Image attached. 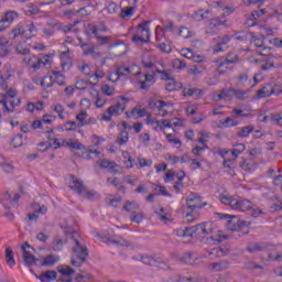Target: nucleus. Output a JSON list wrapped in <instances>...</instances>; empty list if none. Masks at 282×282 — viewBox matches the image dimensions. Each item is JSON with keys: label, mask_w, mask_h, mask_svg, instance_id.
Returning <instances> with one entry per match:
<instances>
[{"label": "nucleus", "mask_w": 282, "mask_h": 282, "mask_svg": "<svg viewBox=\"0 0 282 282\" xmlns=\"http://www.w3.org/2000/svg\"><path fill=\"white\" fill-rule=\"evenodd\" d=\"M65 232L66 235H70V239L74 241L70 263L75 268H80V265H83V263H85L89 257V249H87V246L80 242V234H78V231L67 229Z\"/></svg>", "instance_id": "nucleus-1"}, {"label": "nucleus", "mask_w": 282, "mask_h": 282, "mask_svg": "<svg viewBox=\"0 0 282 282\" xmlns=\"http://www.w3.org/2000/svg\"><path fill=\"white\" fill-rule=\"evenodd\" d=\"M187 212L185 213V219L187 221H195L199 217V210L208 205V203L202 204V196L196 193H191L186 198Z\"/></svg>", "instance_id": "nucleus-2"}, {"label": "nucleus", "mask_w": 282, "mask_h": 282, "mask_svg": "<svg viewBox=\"0 0 282 282\" xmlns=\"http://www.w3.org/2000/svg\"><path fill=\"white\" fill-rule=\"evenodd\" d=\"M17 96V90L10 88L7 90V95L0 97V105H2L3 110L2 113L6 116V113H14V109L21 105V99H9L14 98Z\"/></svg>", "instance_id": "nucleus-3"}, {"label": "nucleus", "mask_w": 282, "mask_h": 282, "mask_svg": "<svg viewBox=\"0 0 282 282\" xmlns=\"http://www.w3.org/2000/svg\"><path fill=\"white\" fill-rule=\"evenodd\" d=\"M120 113H124V106L122 104H117L115 106H110L102 115L101 120L106 122H111L112 116H120Z\"/></svg>", "instance_id": "nucleus-4"}, {"label": "nucleus", "mask_w": 282, "mask_h": 282, "mask_svg": "<svg viewBox=\"0 0 282 282\" xmlns=\"http://www.w3.org/2000/svg\"><path fill=\"white\" fill-rule=\"evenodd\" d=\"M219 25H224V28H228V21L221 20V18H214L209 20L208 26L206 29V34L209 36H215L217 34V28Z\"/></svg>", "instance_id": "nucleus-5"}, {"label": "nucleus", "mask_w": 282, "mask_h": 282, "mask_svg": "<svg viewBox=\"0 0 282 282\" xmlns=\"http://www.w3.org/2000/svg\"><path fill=\"white\" fill-rule=\"evenodd\" d=\"M137 66H119L117 68V72L115 73L116 79L108 78V80H111V83H117V80H120V76H140L141 72L133 73V69H135Z\"/></svg>", "instance_id": "nucleus-6"}, {"label": "nucleus", "mask_w": 282, "mask_h": 282, "mask_svg": "<svg viewBox=\"0 0 282 282\" xmlns=\"http://www.w3.org/2000/svg\"><path fill=\"white\" fill-rule=\"evenodd\" d=\"M248 226V223L243 220H239L237 216H231L230 219L227 221V230L231 232H239V230H243Z\"/></svg>", "instance_id": "nucleus-7"}, {"label": "nucleus", "mask_w": 282, "mask_h": 282, "mask_svg": "<svg viewBox=\"0 0 282 282\" xmlns=\"http://www.w3.org/2000/svg\"><path fill=\"white\" fill-rule=\"evenodd\" d=\"M69 188L72 191H74L75 193H77V195H83V193H85V189L87 187H85V184L83 183V181L78 177H76L75 175H70L69 176Z\"/></svg>", "instance_id": "nucleus-8"}, {"label": "nucleus", "mask_w": 282, "mask_h": 282, "mask_svg": "<svg viewBox=\"0 0 282 282\" xmlns=\"http://www.w3.org/2000/svg\"><path fill=\"white\" fill-rule=\"evenodd\" d=\"M19 17V13L15 11H8L0 19V32H3L7 28H10V23L14 21Z\"/></svg>", "instance_id": "nucleus-9"}, {"label": "nucleus", "mask_w": 282, "mask_h": 282, "mask_svg": "<svg viewBox=\"0 0 282 282\" xmlns=\"http://www.w3.org/2000/svg\"><path fill=\"white\" fill-rule=\"evenodd\" d=\"M144 78L145 80L140 82V89L149 91V89L155 85V70L145 73Z\"/></svg>", "instance_id": "nucleus-10"}, {"label": "nucleus", "mask_w": 282, "mask_h": 282, "mask_svg": "<svg viewBox=\"0 0 282 282\" xmlns=\"http://www.w3.org/2000/svg\"><path fill=\"white\" fill-rule=\"evenodd\" d=\"M194 230L196 231V235H212L213 230H215V227L213 226V223H202L196 226H194Z\"/></svg>", "instance_id": "nucleus-11"}, {"label": "nucleus", "mask_w": 282, "mask_h": 282, "mask_svg": "<svg viewBox=\"0 0 282 282\" xmlns=\"http://www.w3.org/2000/svg\"><path fill=\"white\" fill-rule=\"evenodd\" d=\"M267 12V9L252 11L251 14L249 15V19L247 20L248 28H254V25H257L256 21H259V19H261V17H263V14H265Z\"/></svg>", "instance_id": "nucleus-12"}, {"label": "nucleus", "mask_w": 282, "mask_h": 282, "mask_svg": "<svg viewBox=\"0 0 282 282\" xmlns=\"http://www.w3.org/2000/svg\"><path fill=\"white\" fill-rule=\"evenodd\" d=\"M236 207L234 210H241V213H246V210H252L254 208V205L252 204L251 200H248L246 198H236Z\"/></svg>", "instance_id": "nucleus-13"}, {"label": "nucleus", "mask_w": 282, "mask_h": 282, "mask_svg": "<svg viewBox=\"0 0 282 282\" xmlns=\"http://www.w3.org/2000/svg\"><path fill=\"white\" fill-rule=\"evenodd\" d=\"M237 61H239V55L228 54L226 58L217 59L216 64L218 65V70H221L226 65H232V63H237Z\"/></svg>", "instance_id": "nucleus-14"}, {"label": "nucleus", "mask_w": 282, "mask_h": 282, "mask_svg": "<svg viewBox=\"0 0 282 282\" xmlns=\"http://www.w3.org/2000/svg\"><path fill=\"white\" fill-rule=\"evenodd\" d=\"M57 271L62 276H68L67 279H58L57 282H73L72 274H74V269L67 265H58Z\"/></svg>", "instance_id": "nucleus-15"}, {"label": "nucleus", "mask_w": 282, "mask_h": 282, "mask_svg": "<svg viewBox=\"0 0 282 282\" xmlns=\"http://www.w3.org/2000/svg\"><path fill=\"white\" fill-rule=\"evenodd\" d=\"M272 94H278L272 84H267L261 89L257 90L258 98H269Z\"/></svg>", "instance_id": "nucleus-16"}, {"label": "nucleus", "mask_w": 282, "mask_h": 282, "mask_svg": "<svg viewBox=\"0 0 282 282\" xmlns=\"http://www.w3.org/2000/svg\"><path fill=\"white\" fill-rule=\"evenodd\" d=\"M151 21H143L137 25V30H141V36L145 39V43L151 41V29H149Z\"/></svg>", "instance_id": "nucleus-17"}, {"label": "nucleus", "mask_w": 282, "mask_h": 282, "mask_svg": "<svg viewBox=\"0 0 282 282\" xmlns=\"http://www.w3.org/2000/svg\"><path fill=\"white\" fill-rule=\"evenodd\" d=\"M268 247L267 242H249L247 245V252H264V250H268Z\"/></svg>", "instance_id": "nucleus-18"}, {"label": "nucleus", "mask_w": 282, "mask_h": 282, "mask_svg": "<svg viewBox=\"0 0 282 282\" xmlns=\"http://www.w3.org/2000/svg\"><path fill=\"white\" fill-rule=\"evenodd\" d=\"M84 199H89L90 202H96V199H100V194L94 189H86L83 192Z\"/></svg>", "instance_id": "nucleus-19"}, {"label": "nucleus", "mask_w": 282, "mask_h": 282, "mask_svg": "<svg viewBox=\"0 0 282 282\" xmlns=\"http://www.w3.org/2000/svg\"><path fill=\"white\" fill-rule=\"evenodd\" d=\"M22 257L25 265H34V263L39 264V259H36L30 251H24Z\"/></svg>", "instance_id": "nucleus-20"}, {"label": "nucleus", "mask_w": 282, "mask_h": 282, "mask_svg": "<svg viewBox=\"0 0 282 282\" xmlns=\"http://www.w3.org/2000/svg\"><path fill=\"white\" fill-rule=\"evenodd\" d=\"M208 14H210V10H198L196 11L193 15L192 19H194V21H205V19H208Z\"/></svg>", "instance_id": "nucleus-21"}, {"label": "nucleus", "mask_w": 282, "mask_h": 282, "mask_svg": "<svg viewBox=\"0 0 282 282\" xmlns=\"http://www.w3.org/2000/svg\"><path fill=\"white\" fill-rule=\"evenodd\" d=\"M6 261L10 265V268L17 265V261L14 260V251L12 248L8 247L4 252Z\"/></svg>", "instance_id": "nucleus-22"}, {"label": "nucleus", "mask_w": 282, "mask_h": 282, "mask_svg": "<svg viewBox=\"0 0 282 282\" xmlns=\"http://www.w3.org/2000/svg\"><path fill=\"white\" fill-rule=\"evenodd\" d=\"M56 276H57L56 271H46L40 275V281L42 282L56 281Z\"/></svg>", "instance_id": "nucleus-23"}, {"label": "nucleus", "mask_w": 282, "mask_h": 282, "mask_svg": "<svg viewBox=\"0 0 282 282\" xmlns=\"http://www.w3.org/2000/svg\"><path fill=\"white\" fill-rule=\"evenodd\" d=\"M254 131V126H246L237 131L238 138H248Z\"/></svg>", "instance_id": "nucleus-24"}, {"label": "nucleus", "mask_w": 282, "mask_h": 282, "mask_svg": "<svg viewBox=\"0 0 282 282\" xmlns=\"http://www.w3.org/2000/svg\"><path fill=\"white\" fill-rule=\"evenodd\" d=\"M59 259L58 256L50 254L40 262V265H54V263H58Z\"/></svg>", "instance_id": "nucleus-25"}, {"label": "nucleus", "mask_w": 282, "mask_h": 282, "mask_svg": "<svg viewBox=\"0 0 282 282\" xmlns=\"http://www.w3.org/2000/svg\"><path fill=\"white\" fill-rule=\"evenodd\" d=\"M117 144H119L120 147L127 144L129 142V132H127L126 130L121 131L117 139H116Z\"/></svg>", "instance_id": "nucleus-26"}, {"label": "nucleus", "mask_w": 282, "mask_h": 282, "mask_svg": "<svg viewBox=\"0 0 282 282\" xmlns=\"http://www.w3.org/2000/svg\"><path fill=\"white\" fill-rule=\"evenodd\" d=\"M221 204H225V206H230L235 210L237 198L229 197V196H220Z\"/></svg>", "instance_id": "nucleus-27"}, {"label": "nucleus", "mask_w": 282, "mask_h": 282, "mask_svg": "<svg viewBox=\"0 0 282 282\" xmlns=\"http://www.w3.org/2000/svg\"><path fill=\"white\" fill-rule=\"evenodd\" d=\"M82 50L85 56H89V54H93L94 56H100V53H96L95 47L89 46L87 43H82Z\"/></svg>", "instance_id": "nucleus-28"}, {"label": "nucleus", "mask_w": 282, "mask_h": 282, "mask_svg": "<svg viewBox=\"0 0 282 282\" xmlns=\"http://www.w3.org/2000/svg\"><path fill=\"white\" fill-rule=\"evenodd\" d=\"M0 52L2 54H10V42L6 37H0Z\"/></svg>", "instance_id": "nucleus-29"}, {"label": "nucleus", "mask_w": 282, "mask_h": 282, "mask_svg": "<svg viewBox=\"0 0 282 282\" xmlns=\"http://www.w3.org/2000/svg\"><path fill=\"white\" fill-rule=\"evenodd\" d=\"M166 107H169V102L164 100H158L156 109L160 111V116H166L169 113V110H166Z\"/></svg>", "instance_id": "nucleus-30"}, {"label": "nucleus", "mask_w": 282, "mask_h": 282, "mask_svg": "<svg viewBox=\"0 0 282 282\" xmlns=\"http://www.w3.org/2000/svg\"><path fill=\"white\" fill-rule=\"evenodd\" d=\"M110 242L116 243V246H121L122 248H129V247L133 246V243H131L129 240L120 238V237L117 239L110 240Z\"/></svg>", "instance_id": "nucleus-31"}, {"label": "nucleus", "mask_w": 282, "mask_h": 282, "mask_svg": "<svg viewBox=\"0 0 282 282\" xmlns=\"http://www.w3.org/2000/svg\"><path fill=\"white\" fill-rule=\"evenodd\" d=\"M139 208L140 205L133 202H126V204L123 205V210H126L127 213H135V210H138Z\"/></svg>", "instance_id": "nucleus-32"}, {"label": "nucleus", "mask_w": 282, "mask_h": 282, "mask_svg": "<svg viewBox=\"0 0 282 282\" xmlns=\"http://www.w3.org/2000/svg\"><path fill=\"white\" fill-rule=\"evenodd\" d=\"M246 151V144L243 143H237L236 149L231 150L230 153L234 158H239L242 152Z\"/></svg>", "instance_id": "nucleus-33"}, {"label": "nucleus", "mask_w": 282, "mask_h": 282, "mask_svg": "<svg viewBox=\"0 0 282 282\" xmlns=\"http://www.w3.org/2000/svg\"><path fill=\"white\" fill-rule=\"evenodd\" d=\"M135 9L133 7H126L121 9V19H131Z\"/></svg>", "instance_id": "nucleus-34"}, {"label": "nucleus", "mask_w": 282, "mask_h": 282, "mask_svg": "<svg viewBox=\"0 0 282 282\" xmlns=\"http://www.w3.org/2000/svg\"><path fill=\"white\" fill-rule=\"evenodd\" d=\"M213 270L221 272V270H228V261L215 262L212 264Z\"/></svg>", "instance_id": "nucleus-35"}, {"label": "nucleus", "mask_w": 282, "mask_h": 282, "mask_svg": "<svg viewBox=\"0 0 282 282\" xmlns=\"http://www.w3.org/2000/svg\"><path fill=\"white\" fill-rule=\"evenodd\" d=\"M116 56H122L127 54V45L124 43L113 44Z\"/></svg>", "instance_id": "nucleus-36"}, {"label": "nucleus", "mask_w": 282, "mask_h": 282, "mask_svg": "<svg viewBox=\"0 0 282 282\" xmlns=\"http://www.w3.org/2000/svg\"><path fill=\"white\" fill-rule=\"evenodd\" d=\"M122 158H124L126 160V169H133V162H135V160H133V156L129 155V152H122Z\"/></svg>", "instance_id": "nucleus-37"}, {"label": "nucleus", "mask_w": 282, "mask_h": 282, "mask_svg": "<svg viewBox=\"0 0 282 282\" xmlns=\"http://www.w3.org/2000/svg\"><path fill=\"white\" fill-rule=\"evenodd\" d=\"M11 147L13 149H19V147H23V134H18L11 141Z\"/></svg>", "instance_id": "nucleus-38"}, {"label": "nucleus", "mask_w": 282, "mask_h": 282, "mask_svg": "<svg viewBox=\"0 0 282 282\" xmlns=\"http://www.w3.org/2000/svg\"><path fill=\"white\" fill-rule=\"evenodd\" d=\"M100 169H118V164L116 162H110L107 159L101 160Z\"/></svg>", "instance_id": "nucleus-39"}, {"label": "nucleus", "mask_w": 282, "mask_h": 282, "mask_svg": "<svg viewBox=\"0 0 282 282\" xmlns=\"http://www.w3.org/2000/svg\"><path fill=\"white\" fill-rule=\"evenodd\" d=\"M65 241L63 239H54L53 240V250L54 252H61L63 250Z\"/></svg>", "instance_id": "nucleus-40"}, {"label": "nucleus", "mask_w": 282, "mask_h": 282, "mask_svg": "<svg viewBox=\"0 0 282 282\" xmlns=\"http://www.w3.org/2000/svg\"><path fill=\"white\" fill-rule=\"evenodd\" d=\"M213 256L217 258L226 257V250L221 248H214L212 249V252H209V257H213Z\"/></svg>", "instance_id": "nucleus-41"}, {"label": "nucleus", "mask_w": 282, "mask_h": 282, "mask_svg": "<svg viewBox=\"0 0 282 282\" xmlns=\"http://www.w3.org/2000/svg\"><path fill=\"white\" fill-rule=\"evenodd\" d=\"M39 12H41V9H39V7L31 3L28 6V10L25 11V14H28V17H32L34 14H39Z\"/></svg>", "instance_id": "nucleus-42"}, {"label": "nucleus", "mask_w": 282, "mask_h": 282, "mask_svg": "<svg viewBox=\"0 0 282 282\" xmlns=\"http://www.w3.org/2000/svg\"><path fill=\"white\" fill-rule=\"evenodd\" d=\"M101 94H104L105 96H113V94H116V88L109 85H104L101 87Z\"/></svg>", "instance_id": "nucleus-43"}, {"label": "nucleus", "mask_w": 282, "mask_h": 282, "mask_svg": "<svg viewBox=\"0 0 282 282\" xmlns=\"http://www.w3.org/2000/svg\"><path fill=\"white\" fill-rule=\"evenodd\" d=\"M86 34H93L96 37L98 35V29H97L96 24L88 23L86 25Z\"/></svg>", "instance_id": "nucleus-44"}, {"label": "nucleus", "mask_w": 282, "mask_h": 282, "mask_svg": "<svg viewBox=\"0 0 282 282\" xmlns=\"http://www.w3.org/2000/svg\"><path fill=\"white\" fill-rule=\"evenodd\" d=\"M91 279H94L91 273H84V274H78L76 276L75 281L76 282H87V281H91Z\"/></svg>", "instance_id": "nucleus-45"}, {"label": "nucleus", "mask_w": 282, "mask_h": 282, "mask_svg": "<svg viewBox=\"0 0 282 282\" xmlns=\"http://www.w3.org/2000/svg\"><path fill=\"white\" fill-rule=\"evenodd\" d=\"M240 169L243 171H252V160L243 159V161L240 163Z\"/></svg>", "instance_id": "nucleus-46"}, {"label": "nucleus", "mask_w": 282, "mask_h": 282, "mask_svg": "<svg viewBox=\"0 0 282 282\" xmlns=\"http://www.w3.org/2000/svg\"><path fill=\"white\" fill-rule=\"evenodd\" d=\"M98 45H109V42L111 41V36H101L97 35L95 36Z\"/></svg>", "instance_id": "nucleus-47"}, {"label": "nucleus", "mask_w": 282, "mask_h": 282, "mask_svg": "<svg viewBox=\"0 0 282 282\" xmlns=\"http://www.w3.org/2000/svg\"><path fill=\"white\" fill-rule=\"evenodd\" d=\"M155 214L159 216V219L161 221H164V224L169 221V216L166 215V213H164V207H161L159 210H155Z\"/></svg>", "instance_id": "nucleus-48"}, {"label": "nucleus", "mask_w": 282, "mask_h": 282, "mask_svg": "<svg viewBox=\"0 0 282 282\" xmlns=\"http://www.w3.org/2000/svg\"><path fill=\"white\" fill-rule=\"evenodd\" d=\"M96 101L95 105L98 109H102V107H105V105H107V99L100 97V95L98 93H96Z\"/></svg>", "instance_id": "nucleus-49"}, {"label": "nucleus", "mask_w": 282, "mask_h": 282, "mask_svg": "<svg viewBox=\"0 0 282 282\" xmlns=\"http://www.w3.org/2000/svg\"><path fill=\"white\" fill-rule=\"evenodd\" d=\"M181 263H191L193 261V253L192 252H185L180 258Z\"/></svg>", "instance_id": "nucleus-50"}, {"label": "nucleus", "mask_w": 282, "mask_h": 282, "mask_svg": "<svg viewBox=\"0 0 282 282\" xmlns=\"http://www.w3.org/2000/svg\"><path fill=\"white\" fill-rule=\"evenodd\" d=\"M17 54H21V56H28L30 54V47H23L21 44H19L15 47Z\"/></svg>", "instance_id": "nucleus-51"}, {"label": "nucleus", "mask_w": 282, "mask_h": 282, "mask_svg": "<svg viewBox=\"0 0 282 282\" xmlns=\"http://www.w3.org/2000/svg\"><path fill=\"white\" fill-rule=\"evenodd\" d=\"M172 65L175 69L186 68V63L184 61L180 59V58L174 59Z\"/></svg>", "instance_id": "nucleus-52"}, {"label": "nucleus", "mask_w": 282, "mask_h": 282, "mask_svg": "<svg viewBox=\"0 0 282 282\" xmlns=\"http://www.w3.org/2000/svg\"><path fill=\"white\" fill-rule=\"evenodd\" d=\"M217 39H218V43H217L218 45H228L232 36L224 35V36H218Z\"/></svg>", "instance_id": "nucleus-53"}, {"label": "nucleus", "mask_w": 282, "mask_h": 282, "mask_svg": "<svg viewBox=\"0 0 282 282\" xmlns=\"http://www.w3.org/2000/svg\"><path fill=\"white\" fill-rule=\"evenodd\" d=\"M76 120L79 122L77 123V127H85V123H83L84 120H87V111L80 112L76 116Z\"/></svg>", "instance_id": "nucleus-54"}, {"label": "nucleus", "mask_w": 282, "mask_h": 282, "mask_svg": "<svg viewBox=\"0 0 282 282\" xmlns=\"http://www.w3.org/2000/svg\"><path fill=\"white\" fill-rule=\"evenodd\" d=\"M221 124H223L224 127H237V124H239V122H237V121H235V119L228 117V118H226V119L221 122Z\"/></svg>", "instance_id": "nucleus-55"}, {"label": "nucleus", "mask_w": 282, "mask_h": 282, "mask_svg": "<svg viewBox=\"0 0 282 282\" xmlns=\"http://www.w3.org/2000/svg\"><path fill=\"white\" fill-rule=\"evenodd\" d=\"M232 39H235V41H240V42H243V41H248V34H246V32H237Z\"/></svg>", "instance_id": "nucleus-56"}, {"label": "nucleus", "mask_w": 282, "mask_h": 282, "mask_svg": "<svg viewBox=\"0 0 282 282\" xmlns=\"http://www.w3.org/2000/svg\"><path fill=\"white\" fill-rule=\"evenodd\" d=\"M142 263L145 265H155V259L151 256H145L141 258Z\"/></svg>", "instance_id": "nucleus-57"}, {"label": "nucleus", "mask_w": 282, "mask_h": 282, "mask_svg": "<svg viewBox=\"0 0 282 282\" xmlns=\"http://www.w3.org/2000/svg\"><path fill=\"white\" fill-rule=\"evenodd\" d=\"M67 147H69L70 149H75L76 151H80L82 149H84L83 143L78 141H72L70 143L67 142Z\"/></svg>", "instance_id": "nucleus-58"}, {"label": "nucleus", "mask_w": 282, "mask_h": 282, "mask_svg": "<svg viewBox=\"0 0 282 282\" xmlns=\"http://www.w3.org/2000/svg\"><path fill=\"white\" fill-rule=\"evenodd\" d=\"M132 43H135V45H144L147 43L145 39L142 37V35H134L132 36Z\"/></svg>", "instance_id": "nucleus-59"}, {"label": "nucleus", "mask_w": 282, "mask_h": 282, "mask_svg": "<svg viewBox=\"0 0 282 282\" xmlns=\"http://www.w3.org/2000/svg\"><path fill=\"white\" fill-rule=\"evenodd\" d=\"M97 32H109V29L107 28V24H105V21H99L96 24Z\"/></svg>", "instance_id": "nucleus-60"}, {"label": "nucleus", "mask_w": 282, "mask_h": 282, "mask_svg": "<svg viewBox=\"0 0 282 282\" xmlns=\"http://www.w3.org/2000/svg\"><path fill=\"white\" fill-rule=\"evenodd\" d=\"M156 47L160 48L165 54H171L172 52L171 45H166V43H160L156 45Z\"/></svg>", "instance_id": "nucleus-61"}, {"label": "nucleus", "mask_w": 282, "mask_h": 282, "mask_svg": "<svg viewBox=\"0 0 282 282\" xmlns=\"http://www.w3.org/2000/svg\"><path fill=\"white\" fill-rule=\"evenodd\" d=\"M142 219H144V216L142 215V213L135 214V212H132L131 221H134L135 224H140Z\"/></svg>", "instance_id": "nucleus-62"}, {"label": "nucleus", "mask_w": 282, "mask_h": 282, "mask_svg": "<svg viewBox=\"0 0 282 282\" xmlns=\"http://www.w3.org/2000/svg\"><path fill=\"white\" fill-rule=\"evenodd\" d=\"M166 91H175L177 89V85L175 84V80L170 79V82L165 85Z\"/></svg>", "instance_id": "nucleus-63"}, {"label": "nucleus", "mask_w": 282, "mask_h": 282, "mask_svg": "<svg viewBox=\"0 0 282 282\" xmlns=\"http://www.w3.org/2000/svg\"><path fill=\"white\" fill-rule=\"evenodd\" d=\"M234 96L238 99V100H243L246 98V91L243 90H238L234 88Z\"/></svg>", "instance_id": "nucleus-64"}]
</instances>
